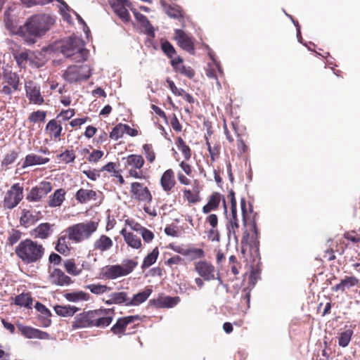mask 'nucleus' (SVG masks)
<instances>
[{"label": "nucleus", "instance_id": "obj_1", "mask_svg": "<svg viewBox=\"0 0 360 360\" xmlns=\"http://www.w3.org/2000/svg\"><path fill=\"white\" fill-rule=\"evenodd\" d=\"M55 18L49 14L34 15L28 18L20 28L25 41L30 44L36 42V38L45 34L55 24Z\"/></svg>", "mask_w": 360, "mask_h": 360}, {"label": "nucleus", "instance_id": "obj_2", "mask_svg": "<svg viewBox=\"0 0 360 360\" xmlns=\"http://www.w3.org/2000/svg\"><path fill=\"white\" fill-rule=\"evenodd\" d=\"M114 315V309H99L84 311L75 317L72 327L74 329L93 326L105 328L112 323Z\"/></svg>", "mask_w": 360, "mask_h": 360}, {"label": "nucleus", "instance_id": "obj_3", "mask_svg": "<svg viewBox=\"0 0 360 360\" xmlns=\"http://www.w3.org/2000/svg\"><path fill=\"white\" fill-rule=\"evenodd\" d=\"M17 257L25 264L39 263L44 256L43 245L31 238L20 241L15 248Z\"/></svg>", "mask_w": 360, "mask_h": 360}, {"label": "nucleus", "instance_id": "obj_4", "mask_svg": "<svg viewBox=\"0 0 360 360\" xmlns=\"http://www.w3.org/2000/svg\"><path fill=\"white\" fill-rule=\"evenodd\" d=\"M241 211L243 215V228L241 229V252L245 254V246H252L258 243L259 231L257 228L255 216L252 219H250L246 207V201L242 199L240 201Z\"/></svg>", "mask_w": 360, "mask_h": 360}, {"label": "nucleus", "instance_id": "obj_5", "mask_svg": "<svg viewBox=\"0 0 360 360\" xmlns=\"http://www.w3.org/2000/svg\"><path fill=\"white\" fill-rule=\"evenodd\" d=\"M129 192L133 199L139 202H145L143 210L146 214L153 217L158 215L156 208L150 205V203L153 201V195L148 187L143 183L132 182L130 185Z\"/></svg>", "mask_w": 360, "mask_h": 360}, {"label": "nucleus", "instance_id": "obj_6", "mask_svg": "<svg viewBox=\"0 0 360 360\" xmlns=\"http://www.w3.org/2000/svg\"><path fill=\"white\" fill-rule=\"evenodd\" d=\"M98 227V222L90 220L70 226L65 232L68 234L72 242L80 243L89 240L97 231Z\"/></svg>", "mask_w": 360, "mask_h": 360}, {"label": "nucleus", "instance_id": "obj_7", "mask_svg": "<svg viewBox=\"0 0 360 360\" xmlns=\"http://www.w3.org/2000/svg\"><path fill=\"white\" fill-rule=\"evenodd\" d=\"M134 259H124L122 264L106 265L101 269L100 278L105 280H115L131 274L137 266Z\"/></svg>", "mask_w": 360, "mask_h": 360}, {"label": "nucleus", "instance_id": "obj_8", "mask_svg": "<svg viewBox=\"0 0 360 360\" xmlns=\"http://www.w3.org/2000/svg\"><path fill=\"white\" fill-rule=\"evenodd\" d=\"M60 51L65 57L72 58L77 63L85 61L89 53L84 48L82 40L78 37H69L61 45Z\"/></svg>", "mask_w": 360, "mask_h": 360}, {"label": "nucleus", "instance_id": "obj_9", "mask_svg": "<svg viewBox=\"0 0 360 360\" xmlns=\"http://www.w3.org/2000/svg\"><path fill=\"white\" fill-rule=\"evenodd\" d=\"M124 169L127 172V177L136 179H146V174L143 170L145 160L141 155L131 154L122 158Z\"/></svg>", "mask_w": 360, "mask_h": 360}, {"label": "nucleus", "instance_id": "obj_10", "mask_svg": "<svg viewBox=\"0 0 360 360\" xmlns=\"http://www.w3.org/2000/svg\"><path fill=\"white\" fill-rule=\"evenodd\" d=\"M92 75V70L88 65H72L67 68L62 77L68 83H79L86 81Z\"/></svg>", "mask_w": 360, "mask_h": 360}, {"label": "nucleus", "instance_id": "obj_11", "mask_svg": "<svg viewBox=\"0 0 360 360\" xmlns=\"http://www.w3.org/2000/svg\"><path fill=\"white\" fill-rule=\"evenodd\" d=\"M23 198V186L20 183H15L5 193L3 199V207L5 210H11L20 204Z\"/></svg>", "mask_w": 360, "mask_h": 360}, {"label": "nucleus", "instance_id": "obj_12", "mask_svg": "<svg viewBox=\"0 0 360 360\" xmlns=\"http://www.w3.org/2000/svg\"><path fill=\"white\" fill-rule=\"evenodd\" d=\"M20 82L18 75L10 70H4L2 77V88L0 92L11 97L13 91H20Z\"/></svg>", "mask_w": 360, "mask_h": 360}, {"label": "nucleus", "instance_id": "obj_13", "mask_svg": "<svg viewBox=\"0 0 360 360\" xmlns=\"http://www.w3.org/2000/svg\"><path fill=\"white\" fill-rule=\"evenodd\" d=\"M52 188L51 182L42 181L31 188L27 194L26 199L30 202H39L51 191Z\"/></svg>", "mask_w": 360, "mask_h": 360}, {"label": "nucleus", "instance_id": "obj_14", "mask_svg": "<svg viewBox=\"0 0 360 360\" xmlns=\"http://www.w3.org/2000/svg\"><path fill=\"white\" fill-rule=\"evenodd\" d=\"M195 271L198 275L202 277L205 281H209L216 278L215 277V266L207 261H199L195 263ZM217 279L220 283H222V280L219 276Z\"/></svg>", "mask_w": 360, "mask_h": 360}, {"label": "nucleus", "instance_id": "obj_15", "mask_svg": "<svg viewBox=\"0 0 360 360\" xmlns=\"http://www.w3.org/2000/svg\"><path fill=\"white\" fill-rule=\"evenodd\" d=\"M25 89L30 103L41 105L44 103V98L41 95V88L39 84L32 80L26 81Z\"/></svg>", "mask_w": 360, "mask_h": 360}, {"label": "nucleus", "instance_id": "obj_16", "mask_svg": "<svg viewBox=\"0 0 360 360\" xmlns=\"http://www.w3.org/2000/svg\"><path fill=\"white\" fill-rule=\"evenodd\" d=\"M222 202L225 212H227V205L225 197L219 192H213L207 198V202L202 207V212L204 214H210L212 211L217 210Z\"/></svg>", "mask_w": 360, "mask_h": 360}, {"label": "nucleus", "instance_id": "obj_17", "mask_svg": "<svg viewBox=\"0 0 360 360\" xmlns=\"http://www.w3.org/2000/svg\"><path fill=\"white\" fill-rule=\"evenodd\" d=\"M174 38L182 49L191 54L195 53L194 39L184 31L179 29L175 30Z\"/></svg>", "mask_w": 360, "mask_h": 360}, {"label": "nucleus", "instance_id": "obj_18", "mask_svg": "<svg viewBox=\"0 0 360 360\" xmlns=\"http://www.w3.org/2000/svg\"><path fill=\"white\" fill-rule=\"evenodd\" d=\"M54 226L49 222L41 223L30 231V235L34 239L47 240L53 233Z\"/></svg>", "mask_w": 360, "mask_h": 360}, {"label": "nucleus", "instance_id": "obj_19", "mask_svg": "<svg viewBox=\"0 0 360 360\" xmlns=\"http://www.w3.org/2000/svg\"><path fill=\"white\" fill-rule=\"evenodd\" d=\"M139 315H133L122 317L117 319V322L112 326L111 331L113 334L121 336L125 334L127 326L136 321H141Z\"/></svg>", "mask_w": 360, "mask_h": 360}, {"label": "nucleus", "instance_id": "obj_20", "mask_svg": "<svg viewBox=\"0 0 360 360\" xmlns=\"http://www.w3.org/2000/svg\"><path fill=\"white\" fill-rule=\"evenodd\" d=\"M49 281L52 285L58 286L68 285L73 282L69 276L58 268L49 271Z\"/></svg>", "mask_w": 360, "mask_h": 360}, {"label": "nucleus", "instance_id": "obj_21", "mask_svg": "<svg viewBox=\"0 0 360 360\" xmlns=\"http://www.w3.org/2000/svg\"><path fill=\"white\" fill-rule=\"evenodd\" d=\"M131 4L128 0H115L111 6L115 13L120 17V18L125 22L130 20V15L127 8H131Z\"/></svg>", "mask_w": 360, "mask_h": 360}, {"label": "nucleus", "instance_id": "obj_22", "mask_svg": "<svg viewBox=\"0 0 360 360\" xmlns=\"http://www.w3.org/2000/svg\"><path fill=\"white\" fill-rule=\"evenodd\" d=\"M17 327H18L19 331L20 332V333L22 334V335H23L26 338H29V339L36 338V339H40V340H48L50 338V335L48 333L40 330L39 329H37V328H34L32 327H30V326H23L22 324H18Z\"/></svg>", "mask_w": 360, "mask_h": 360}, {"label": "nucleus", "instance_id": "obj_23", "mask_svg": "<svg viewBox=\"0 0 360 360\" xmlns=\"http://www.w3.org/2000/svg\"><path fill=\"white\" fill-rule=\"evenodd\" d=\"M41 217L40 212L23 209L21 211L20 224L25 228H28L37 223Z\"/></svg>", "mask_w": 360, "mask_h": 360}, {"label": "nucleus", "instance_id": "obj_24", "mask_svg": "<svg viewBox=\"0 0 360 360\" xmlns=\"http://www.w3.org/2000/svg\"><path fill=\"white\" fill-rule=\"evenodd\" d=\"M160 184L165 192L169 193L172 191L176 184L173 169H168L163 172L160 177Z\"/></svg>", "mask_w": 360, "mask_h": 360}, {"label": "nucleus", "instance_id": "obj_25", "mask_svg": "<svg viewBox=\"0 0 360 360\" xmlns=\"http://www.w3.org/2000/svg\"><path fill=\"white\" fill-rule=\"evenodd\" d=\"M45 131L51 139L60 141L63 131L62 124L56 118L51 119L46 124Z\"/></svg>", "mask_w": 360, "mask_h": 360}, {"label": "nucleus", "instance_id": "obj_26", "mask_svg": "<svg viewBox=\"0 0 360 360\" xmlns=\"http://www.w3.org/2000/svg\"><path fill=\"white\" fill-rule=\"evenodd\" d=\"M180 301L179 297L160 296L156 299L150 300V304L156 308H171L176 305Z\"/></svg>", "mask_w": 360, "mask_h": 360}, {"label": "nucleus", "instance_id": "obj_27", "mask_svg": "<svg viewBox=\"0 0 360 360\" xmlns=\"http://www.w3.org/2000/svg\"><path fill=\"white\" fill-rule=\"evenodd\" d=\"M183 63V59L180 56H176L174 59L170 61V64L174 70L190 79L195 75V71L189 66H185Z\"/></svg>", "mask_w": 360, "mask_h": 360}, {"label": "nucleus", "instance_id": "obj_28", "mask_svg": "<svg viewBox=\"0 0 360 360\" xmlns=\"http://www.w3.org/2000/svg\"><path fill=\"white\" fill-rule=\"evenodd\" d=\"M70 241H72V240L67 233L65 234H61L59 236L56 243L55 250L63 255H68L72 249Z\"/></svg>", "mask_w": 360, "mask_h": 360}, {"label": "nucleus", "instance_id": "obj_29", "mask_svg": "<svg viewBox=\"0 0 360 360\" xmlns=\"http://www.w3.org/2000/svg\"><path fill=\"white\" fill-rule=\"evenodd\" d=\"M135 18L140 23L141 26L144 28L145 33L150 38L155 37V31L153 25L147 18V17L142 13L138 12L136 9L131 8Z\"/></svg>", "mask_w": 360, "mask_h": 360}, {"label": "nucleus", "instance_id": "obj_30", "mask_svg": "<svg viewBox=\"0 0 360 360\" xmlns=\"http://www.w3.org/2000/svg\"><path fill=\"white\" fill-rule=\"evenodd\" d=\"M359 287L360 281L356 276H345L340 282L332 288L333 291H345L346 289H349L352 287Z\"/></svg>", "mask_w": 360, "mask_h": 360}, {"label": "nucleus", "instance_id": "obj_31", "mask_svg": "<svg viewBox=\"0 0 360 360\" xmlns=\"http://www.w3.org/2000/svg\"><path fill=\"white\" fill-rule=\"evenodd\" d=\"M107 304H124L129 306V297L128 293L124 291L116 292L109 295L108 300H103Z\"/></svg>", "mask_w": 360, "mask_h": 360}, {"label": "nucleus", "instance_id": "obj_32", "mask_svg": "<svg viewBox=\"0 0 360 360\" xmlns=\"http://www.w3.org/2000/svg\"><path fill=\"white\" fill-rule=\"evenodd\" d=\"M49 161L50 159L49 158H44L35 153H30L25 156L22 165V168L25 169L34 165H45Z\"/></svg>", "mask_w": 360, "mask_h": 360}, {"label": "nucleus", "instance_id": "obj_33", "mask_svg": "<svg viewBox=\"0 0 360 360\" xmlns=\"http://www.w3.org/2000/svg\"><path fill=\"white\" fill-rule=\"evenodd\" d=\"M66 191L64 188L56 189L53 194L49 197L47 201L49 207H57L62 205L65 200Z\"/></svg>", "mask_w": 360, "mask_h": 360}, {"label": "nucleus", "instance_id": "obj_34", "mask_svg": "<svg viewBox=\"0 0 360 360\" xmlns=\"http://www.w3.org/2000/svg\"><path fill=\"white\" fill-rule=\"evenodd\" d=\"M120 234L123 236L124 240L128 246L134 249H139L142 246L141 238L133 232L127 231L126 229H122Z\"/></svg>", "mask_w": 360, "mask_h": 360}, {"label": "nucleus", "instance_id": "obj_35", "mask_svg": "<svg viewBox=\"0 0 360 360\" xmlns=\"http://www.w3.org/2000/svg\"><path fill=\"white\" fill-rule=\"evenodd\" d=\"M35 309L40 312L39 320L44 327H48L51 323L50 310L43 304L37 302L34 306Z\"/></svg>", "mask_w": 360, "mask_h": 360}, {"label": "nucleus", "instance_id": "obj_36", "mask_svg": "<svg viewBox=\"0 0 360 360\" xmlns=\"http://www.w3.org/2000/svg\"><path fill=\"white\" fill-rule=\"evenodd\" d=\"M75 197L78 202L84 204L91 200H96L97 193L94 190L80 188L76 192Z\"/></svg>", "mask_w": 360, "mask_h": 360}, {"label": "nucleus", "instance_id": "obj_37", "mask_svg": "<svg viewBox=\"0 0 360 360\" xmlns=\"http://www.w3.org/2000/svg\"><path fill=\"white\" fill-rule=\"evenodd\" d=\"M113 245L112 240L106 235H101L94 243V249L100 252L109 250Z\"/></svg>", "mask_w": 360, "mask_h": 360}, {"label": "nucleus", "instance_id": "obj_38", "mask_svg": "<svg viewBox=\"0 0 360 360\" xmlns=\"http://www.w3.org/2000/svg\"><path fill=\"white\" fill-rule=\"evenodd\" d=\"M161 6L164 8L165 13L170 17L175 19H183L184 12L181 8L177 5L172 6L166 3L165 0L160 1Z\"/></svg>", "mask_w": 360, "mask_h": 360}, {"label": "nucleus", "instance_id": "obj_39", "mask_svg": "<svg viewBox=\"0 0 360 360\" xmlns=\"http://www.w3.org/2000/svg\"><path fill=\"white\" fill-rule=\"evenodd\" d=\"M64 297L69 302H79L90 300L91 295L88 292L77 290L65 293Z\"/></svg>", "mask_w": 360, "mask_h": 360}, {"label": "nucleus", "instance_id": "obj_40", "mask_svg": "<svg viewBox=\"0 0 360 360\" xmlns=\"http://www.w3.org/2000/svg\"><path fill=\"white\" fill-rule=\"evenodd\" d=\"M12 300H13L14 304L19 307L27 309H32V307L33 299L30 292H22L12 298Z\"/></svg>", "mask_w": 360, "mask_h": 360}, {"label": "nucleus", "instance_id": "obj_41", "mask_svg": "<svg viewBox=\"0 0 360 360\" xmlns=\"http://www.w3.org/2000/svg\"><path fill=\"white\" fill-rule=\"evenodd\" d=\"M53 309L57 315L63 317L72 316L79 310V308L70 305H56Z\"/></svg>", "mask_w": 360, "mask_h": 360}, {"label": "nucleus", "instance_id": "obj_42", "mask_svg": "<svg viewBox=\"0 0 360 360\" xmlns=\"http://www.w3.org/2000/svg\"><path fill=\"white\" fill-rule=\"evenodd\" d=\"M153 290L146 288L143 291L134 295L132 298L129 297V306H138L144 302L151 295Z\"/></svg>", "mask_w": 360, "mask_h": 360}, {"label": "nucleus", "instance_id": "obj_43", "mask_svg": "<svg viewBox=\"0 0 360 360\" xmlns=\"http://www.w3.org/2000/svg\"><path fill=\"white\" fill-rule=\"evenodd\" d=\"M182 192L184 200L189 204H195L200 201V191L198 188L193 190L185 188L182 190Z\"/></svg>", "mask_w": 360, "mask_h": 360}, {"label": "nucleus", "instance_id": "obj_44", "mask_svg": "<svg viewBox=\"0 0 360 360\" xmlns=\"http://www.w3.org/2000/svg\"><path fill=\"white\" fill-rule=\"evenodd\" d=\"M176 145L183 155L184 160H189L192 155V151L181 137L179 136L176 138Z\"/></svg>", "mask_w": 360, "mask_h": 360}, {"label": "nucleus", "instance_id": "obj_45", "mask_svg": "<svg viewBox=\"0 0 360 360\" xmlns=\"http://www.w3.org/2000/svg\"><path fill=\"white\" fill-rule=\"evenodd\" d=\"M19 153L15 150H11L5 154L1 161V167L9 169L10 165L15 162L18 158Z\"/></svg>", "mask_w": 360, "mask_h": 360}, {"label": "nucleus", "instance_id": "obj_46", "mask_svg": "<svg viewBox=\"0 0 360 360\" xmlns=\"http://www.w3.org/2000/svg\"><path fill=\"white\" fill-rule=\"evenodd\" d=\"M206 140V145L207 150L210 153V159L212 162H214L219 156L220 154V144L219 142H214L213 145L209 141L207 136H205Z\"/></svg>", "mask_w": 360, "mask_h": 360}, {"label": "nucleus", "instance_id": "obj_47", "mask_svg": "<svg viewBox=\"0 0 360 360\" xmlns=\"http://www.w3.org/2000/svg\"><path fill=\"white\" fill-rule=\"evenodd\" d=\"M66 272L73 276H77L81 274L82 269L78 268L76 265L75 259H68L64 262L63 264Z\"/></svg>", "mask_w": 360, "mask_h": 360}, {"label": "nucleus", "instance_id": "obj_48", "mask_svg": "<svg viewBox=\"0 0 360 360\" xmlns=\"http://www.w3.org/2000/svg\"><path fill=\"white\" fill-rule=\"evenodd\" d=\"M352 335L353 330L352 329H346L338 333L337 338L338 340L339 346L342 347H347L350 342Z\"/></svg>", "mask_w": 360, "mask_h": 360}, {"label": "nucleus", "instance_id": "obj_49", "mask_svg": "<svg viewBox=\"0 0 360 360\" xmlns=\"http://www.w3.org/2000/svg\"><path fill=\"white\" fill-rule=\"evenodd\" d=\"M85 288L89 290L91 292L96 295L104 294L111 290L110 287L101 283L89 284L86 285Z\"/></svg>", "mask_w": 360, "mask_h": 360}, {"label": "nucleus", "instance_id": "obj_50", "mask_svg": "<svg viewBox=\"0 0 360 360\" xmlns=\"http://www.w3.org/2000/svg\"><path fill=\"white\" fill-rule=\"evenodd\" d=\"M159 255L158 248H155L153 251L149 253L147 256L143 259V262L141 266L143 269H147L150 267L151 265L155 264L157 261V259Z\"/></svg>", "mask_w": 360, "mask_h": 360}, {"label": "nucleus", "instance_id": "obj_51", "mask_svg": "<svg viewBox=\"0 0 360 360\" xmlns=\"http://www.w3.org/2000/svg\"><path fill=\"white\" fill-rule=\"evenodd\" d=\"M240 227L239 223L226 224L228 237L229 239L232 237L236 243L238 242L241 233Z\"/></svg>", "mask_w": 360, "mask_h": 360}, {"label": "nucleus", "instance_id": "obj_52", "mask_svg": "<svg viewBox=\"0 0 360 360\" xmlns=\"http://www.w3.org/2000/svg\"><path fill=\"white\" fill-rule=\"evenodd\" d=\"M143 152L148 162L152 164L155 162L156 159V154L152 144L145 143L143 146Z\"/></svg>", "mask_w": 360, "mask_h": 360}, {"label": "nucleus", "instance_id": "obj_53", "mask_svg": "<svg viewBox=\"0 0 360 360\" xmlns=\"http://www.w3.org/2000/svg\"><path fill=\"white\" fill-rule=\"evenodd\" d=\"M22 233L18 229H13L8 232V236L6 240V245L13 246L16 244L21 238Z\"/></svg>", "mask_w": 360, "mask_h": 360}, {"label": "nucleus", "instance_id": "obj_54", "mask_svg": "<svg viewBox=\"0 0 360 360\" xmlns=\"http://www.w3.org/2000/svg\"><path fill=\"white\" fill-rule=\"evenodd\" d=\"M185 256L188 257L191 260L202 259L205 257V252L201 248H187Z\"/></svg>", "mask_w": 360, "mask_h": 360}, {"label": "nucleus", "instance_id": "obj_55", "mask_svg": "<svg viewBox=\"0 0 360 360\" xmlns=\"http://www.w3.org/2000/svg\"><path fill=\"white\" fill-rule=\"evenodd\" d=\"M75 115V110L73 108H68L67 110H62L56 117V119L62 124L63 122L68 121Z\"/></svg>", "mask_w": 360, "mask_h": 360}, {"label": "nucleus", "instance_id": "obj_56", "mask_svg": "<svg viewBox=\"0 0 360 360\" xmlns=\"http://www.w3.org/2000/svg\"><path fill=\"white\" fill-rule=\"evenodd\" d=\"M161 49L163 53L171 59H174L176 51L173 45L168 41H165L161 43Z\"/></svg>", "mask_w": 360, "mask_h": 360}, {"label": "nucleus", "instance_id": "obj_57", "mask_svg": "<svg viewBox=\"0 0 360 360\" xmlns=\"http://www.w3.org/2000/svg\"><path fill=\"white\" fill-rule=\"evenodd\" d=\"M46 117V112L43 110H37L32 112L29 117L28 120L31 123L44 122Z\"/></svg>", "mask_w": 360, "mask_h": 360}, {"label": "nucleus", "instance_id": "obj_58", "mask_svg": "<svg viewBox=\"0 0 360 360\" xmlns=\"http://www.w3.org/2000/svg\"><path fill=\"white\" fill-rule=\"evenodd\" d=\"M229 268L231 272L236 277L239 274V269L241 268L240 264L238 262L236 257L231 255L229 258Z\"/></svg>", "mask_w": 360, "mask_h": 360}, {"label": "nucleus", "instance_id": "obj_59", "mask_svg": "<svg viewBox=\"0 0 360 360\" xmlns=\"http://www.w3.org/2000/svg\"><path fill=\"white\" fill-rule=\"evenodd\" d=\"M124 134L123 124L120 123L113 127L109 136L113 140H118L123 136Z\"/></svg>", "mask_w": 360, "mask_h": 360}, {"label": "nucleus", "instance_id": "obj_60", "mask_svg": "<svg viewBox=\"0 0 360 360\" xmlns=\"http://www.w3.org/2000/svg\"><path fill=\"white\" fill-rule=\"evenodd\" d=\"M22 5L27 8L35 6H44L51 3V0H20Z\"/></svg>", "mask_w": 360, "mask_h": 360}, {"label": "nucleus", "instance_id": "obj_61", "mask_svg": "<svg viewBox=\"0 0 360 360\" xmlns=\"http://www.w3.org/2000/svg\"><path fill=\"white\" fill-rule=\"evenodd\" d=\"M59 158L63 162L70 163L74 162L75 159V154L73 150H65L63 153L59 155Z\"/></svg>", "mask_w": 360, "mask_h": 360}, {"label": "nucleus", "instance_id": "obj_62", "mask_svg": "<svg viewBox=\"0 0 360 360\" xmlns=\"http://www.w3.org/2000/svg\"><path fill=\"white\" fill-rule=\"evenodd\" d=\"M145 243H150L155 237L154 233L147 228L141 229V232L139 233Z\"/></svg>", "mask_w": 360, "mask_h": 360}, {"label": "nucleus", "instance_id": "obj_63", "mask_svg": "<svg viewBox=\"0 0 360 360\" xmlns=\"http://www.w3.org/2000/svg\"><path fill=\"white\" fill-rule=\"evenodd\" d=\"M103 152L100 150H94L88 158V160L91 162H96L103 156Z\"/></svg>", "mask_w": 360, "mask_h": 360}, {"label": "nucleus", "instance_id": "obj_64", "mask_svg": "<svg viewBox=\"0 0 360 360\" xmlns=\"http://www.w3.org/2000/svg\"><path fill=\"white\" fill-rule=\"evenodd\" d=\"M167 83L168 84V86L169 89L172 91V92L176 95V96H181L183 93H184V90L182 89H179L174 82L171 80L169 78H167L166 80Z\"/></svg>", "mask_w": 360, "mask_h": 360}]
</instances>
